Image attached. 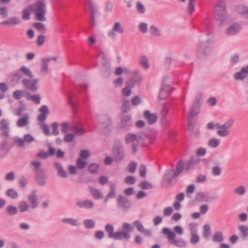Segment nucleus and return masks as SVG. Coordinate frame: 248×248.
<instances>
[{"label": "nucleus", "instance_id": "1", "mask_svg": "<svg viewBox=\"0 0 248 248\" xmlns=\"http://www.w3.org/2000/svg\"><path fill=\"white\" fill-rule=\"evenodd\" d=\"M212 50V44L209 35L205 34L201 36L199 43L197 45L196 54L201 59L207 57Z\"/></svg>", "mask_w": 248, "mask_h": 248}, {"label": "nucleus", "instance_id": "2", "mask_svg": "<svg viewBox=\"0 0 248 248\" xmlns=\"http://www.w3.org/2000/svg\"><path fill=\"white\" fill-rule=\"evenodd\" d=\"M124 139L125 144L130 145L133 154H136L139 148L144 145V140L139 133H128Z\"/></svg>", "mask_w": 248, "mask_h": 248}, {"label": "nucleus", "instance_id": "3", "mask_svg": "<svg viewBox=\"0 0 248 248\" xmlns=\"http://www.w3.org/2000/svg\"><path fill=\"white\" fill-rule=\"evenodd\" d=\"M214 17L220 24H222L228 18L227 5L225 0H218L214 6Z\"/></svg>", "mask_w": 248, "mask_h": 248}, {"label": "nucleus", "instance_id": "4", "mask_svg": "<svg viewBox=\"0 0 248 248\" xmlns=\"http://www.w3.org/2000/svg\"><path fill=\"white\" fill-rule=\"evenodd\" d=\"M28 8L33 12L36 15V19L39 21L46 20L45 15L46 14V4L43 1H37L29 5Z\"/></svg>", "mask_w": 248, "mask_h": 248}, {"label": "nucleus", "instance_id": "5", "mask_svg": "<svg viewBox=\"0 0 248 248\" xmlns=\"http://www.w3.org/2000/svg\"><path fill=\"white\" fill-rule=\"evenodd\" d=\"M201 100L198 97H196L191 107V108L189 112L188 117V129L190 131H193L195 122L193 120V117L198 115L199 112L201 107Z\"/></svg>", "mask_w": 248, "mask_h": 248}, {"label": "nucleus", "instance_id": "6", "mask_svg": "<svg viewBox=\"0 0 248 248\" xmlns=\"http://www.w3.org/2000/svg\"><path fill=\"white\" fill-rule=\"evenodd\" d=\"M162 233L167 235L169 242L178 248L184 247L186 246V242L181 238H175L176 234L168 228H164L162 230Z\"/></svg>", "mask_w": 248, "mask_h": 248}, {"label": "nucleus", "instance_id": "7", "mask_svg": "<svg viewBox=\"0 0 248 248\" xmlns=\"http://www.w3.org/2000/svg\"><path fill=\"white\" fill-rule=\"evenodd\" d=\"M184 170V162L180 160L177 164L175 170H167L164 176V179L168 183L171 184L173 178L178 176Z\"/></svg>", "mask_w": 248, "mask_h": 248}, {"label": "nucleus", "instance_id": "8", "mask_svg": "<svg viewBox=\"0 0 248 248\" xmlns=\"http://www.w3.org/2000/svg\"><path fill=\"white\" fill-rule=\"evenodd\" d=\"M234 124V120L233 118L229 119L223 124H216V127L219 130L217 131V134L221 137L228 136L231 133L230 129L232 127Z\"/></svg>", "mask_w": 248, "mask_h": 248}, {"label": "nucleus", "instance_id": "9", "mask_svg": "<svg viewBox=\"0 0 248 248\" xmlns=\"http://www.w3.org/2000/svg\"><path fill=\"white\" fill-rule=\"evenodd\" d=\"M40 114L38 117V120L42 124L41 128L43 130L44 134L48 136L50 135V131L48 125L44 123L47 118V115L49 111L48 107L46 105H43L40 108Z\"/></svg>", "mask_w": 248, "mask_h": 248}, {"label": "nucleus", "instance_id": "10", "mask_svg": "<svg viewBox=\"0 0 248 248\" xmlns=\"http://www.w3.org/2000/svg\"><path fill=\"white\" fill-rule=\"evenodd\" d=\"M112 155L114 160L118 162H121L124 158L125 154L122 142L116 140L114 141L112 148Z\"/></svg>", "mask_w": 248, "mask_h": 248}, {"label": "nucleus", "instance_id": "11", "mask_svg": "<svg viewBox=\"0 0 248 248\" xmlns=\"http://www.w3.org/2000/svg\"><path fill=\"white\" fill-rule=\"evenodd\" d=\"M170 78L168 77H165L162 83V87L158 95L159 99H164L167 98L170 94L171 87L169 84Z\"/></svg>", "mask_w": 248, "mask_h": 248}, {"label": "nucleus", "instance_id": "12", "mask_svg": "<svg viewBox=\"0 0 248 248\" xmlns=\"http://www.w3.org/2000/svg\"><path fill=\"white\" fill-rule=\"evenodd\" d=\"M34 140V137L29 134H25L23 138L15 137L13 138V143L12 144L11 147H13L15 144L18 147H23L26 143H30Z\"/></svg>", "mask_w": 248, "mask_h": 248}, {"label": "nucleus", "instance_id": "13", "mask_svg": "<svg viewBox=\"0 0 248 248\" xmlns=\"http://www.w3.org/2000/svg\"><path fill=\"white\" fill-rule=\"evenodd\" d=\"M99 123L101 124L103 131L104 134H107L105 131H108L110 130V126L111 124V121L109 116L106 114H101L98 116Z\"/></svg>", "mask_w": 248, "mask_h": 248}, {"label": "nucleus", "instance_id": "14", "mask_svg": "<svg viewBox=\"0 0 248 248\" xmlns=\"http://www.w3.org/2000/svg\"><path fill=\"white\" fill-rule=\"evenodd\" d=\"M217 199V196L206 192L197 193L195 197L196 200L201 202H211Z\"/></svg>", "mask_w": 248, "mask_h": 248}, {"label": "nucleus", "instance_id": "15", "mask_svg": "<svg viewBox=\"0 0 248 248\" xmlns=\"http://www.w3.org/2000/svg\"><path fill=\"white\" fill-rule=\"evenodd\" d=\"M117 204L119 208L124 211H127L131 207V201L123 195H119L117 199Z\"/></svg>", "mask_w": 248, "mask_h": 248}, {"label": "nucleus", "instance_id": "16", "mask_svg": "<svg viewBox=\"0 0 248 248\" xmlns=\"http://www.w3.org/2000/svg\"><path fill=\"white\" fill-rule=\"evenodd\" d=\"M124 29L119 22H116L114 23L112 30L108 32V37L111 40H114L116 37V32L122 34L124 32Z\"/></svg>", "mask_w": 248, "mask_h": 248}, {"label": "nucleus", "instance_id": "17", "mask_svg": "<svg viewBox=\"0 0 248 248\" xmlns=\"http://www.w3.org/2000/svg\"><path fill=\"white\" fill-rule=\"evenodd\" d=\"M133 121L131 117L129 115H123L121 117L120 127L124 130H128L132 126Z\"/></svg>", "mask_w": 248, "mask_h": 248}, {"label": "nucleus", "instance_id": "18", "mask_svg": "<svg viewBox=\"0 0 248 248\" xmlns=\"http://www.w3.org/2000/svg\"><path fill=\"white\" fill-rule=\"evenodd\" d=\"M0 129L2 131L1 136L8 139L9 137V121L8 120L2 119L0 122Z\"/></svg>", "mask_w": 248, "mask_h": 248}, {"label": "nucleus", "instance_id": "19", "mask_svg": "<svg viewBox=\"0 0 248 248\" xmlns=\"http://www.w3.org/2000/svg\"><path fill=\"white\" fill-rule=\"evenodd\" d=\"M99 55H101V63L102 66L106 68V71L104 73L105 74V76L108 77L111 73V69L110 68V65L108 63L107 56L106 54L101 51L99 53Z\"/></svg>", "mask_w": 248, "mask_h": 248}, {"label": "nucleus", "instance_id": "20", "mask_svg": "<svg viewBox=\"0 0 248 248\" xmlns=\"http://www.w3.org/2000/svg\"><path fill=\"white\" fill-rule=\"evenodd\" d=\"M248 75V64L243 67L240 71L234 73L233 77L235 80H243Z\"/></svg>", "mask_w": 248, "mask_h": 248}, {"label": "nucleus", "instance_id": "21", "mask_svg": "<svg viewBox=\"0 0 248 248\" xmlns=\"http://www.w3.org/2000/svg\"><path fill=\"white\" fill-rule=\"evenodd\" d=\"M240 30V26L238 23H233L226 29V34L229 36H233L237 34Z\"/></svg>", "mask_w": 248, "mask_h": 248}, {"label": "nucleus", "instance_id": "22", "mask_svg": "<svg viewBox=\"0 0 248 248\" xmlns=\"http://www.w3.org/2000/svg\"><path fill=\"white\" fill-rule=\"evenodd\" d=\"M55 169L57 171V175L61 178H66L69 176L68 173L63 169L62 164L60 163H55Z\"/></svg>", "mask_w": 248, "mask_h": 248}, {"label": "nucleus", "instance_id": "23", "mask_svg": "<svg viewBox=\"0 0 248 248\" xmlns=\"http://www.w3.org/2000/svg\"><path fill=\"white\" fill-rule=\"evenodd\" d=\"M28 201L30 203L31 208L34 209L38 207L39 202H38V197L35 194V191H33L32 193L28 196Z\"/></svg>", "mask_w": 248, "mask_h": 248}, {"label": "nucleus", "instance_id": "24", "mask_svg": "<svg viewBox=\"0 0 248 248\" xmlns=\"http://www.w3.org/2000/svg\"><path fill=\"white\" fill-rule=\"evenodd\" d=\"M47 178V175L45 170L36 174V182L40 186H44L46 184Z\"/></svg>", "mask_w": 248, "mask_h": 248}, {"label": "nucleus", "instance_id": "25", "mask_svg": "<svg viewBox=\"0 0 248 248\" xmlns=\"http://www.w3.org/2000/svg\"><path fill=\"white\" fill-rule=\"evenodd\" d=\"M87 3L89 5L90 9V18L92 21L93 25L95 24V15L96 12L95 6L92 0H86Z\"/></svg>", "mask_w": 248, "mask_h": 248}, {"label": "nucleus", "instance_id": "26", "mask_svg": "<svg viewBox=\"0 0 248 248\" xmlns=\"http://www.w3.org/2000/svg\"><path fill=\"white\" fill-rule=\"evenodd\" d=\"M131 235L129 233L123 231L114 232L112 239L117 240L124 239H125L127 241H128Z\"/></svg>", "mask_w": 248, "mask_h": 248}, {"label": "nucleus", "instance_id": "27", "mask_svg": "<svg viewBox=\"0 0 248 248\" xmlns=\"http://www.w3.org/2000/svg\"><path fill=\"white\" fill-rule=\"evenodd\" d=\"M76 205L79 208L90 209L94 206V203L93 201L88 200H86L84 201L80 200L76 202Z\"/></svg>", "mask_w": 248, "mask_h": 248}, {"label": "nucleus", "instance_id": "28", "mask_svg": "<svg viewBox=\"0 0 248 248\" xmlns=\"http://www.w3.org/2000/svg\"><path fill=\"white\" fill-rule=\"evenodd\" d=\"M144 117L148 121V123L150 124H155L157 119V116L155 113L151 114L149 110H146L144 113Z\"/></svg>", "mask_w": 248, "mask_h": 248}, {"label": "nucleus", "instance_id": "29", "mask_svg": "<svg viewBox=\"0 0 248 248\" xmlns=\"http://www.w3.org/2000/svg\"><path fill=\"white\" fill-rule=\"evenodd\" d=\"M29 123V115L28 113H24L23 116L18 120L16 125L19 127H22L28 125Z\"/></svg>", "mask_w": 248, "mask_h": 248}, {"label": "nucleus", "instance_id": "30", "mask_svg": "<svg viewBox=\"0 0 248 248\" xmlns=\"http://www.w3.org/2000/svg\"><path fill=\"white\" fill-rule=\"evenodd\" d=\"M168 113V109L165 106H164L161 111V121L162 124L166 127L169 124V122L166 119Z\"/></svg>", "mask_w": 248, "mask_h": 248}, {"label": "nucleus", "instance_id": "31", "mask_svg": "<svg viewBox=\"0 0 248 248\" xmlns=\"http://www.w3.org/2000/svg\"><path fill=\"white\" fill-rule=\"evenodd\" d=\"M89 188L92 196L95 199L99 200L103 198V194L99 190L93 188L92 186H89Z\"/></svg>", "mask_w": 248, "mask_h": 248}, {"label": "nucleus", "instance_id": "32", "mask_svg": "<svg viewBox=\"0 0 248 248\" xmlns=\"http://www.w3.org/2000/svg\"><path fill=\"white\" fill-rule=\"evenodd\" d=\"M238 229L240 231L242 237V240H245L248 238V227L244 225H240L238 226Z\"/></svg>", "mask_w": 248, "mask_h": 248}, {"label": "nucleus", "instance_id": "33", "mask_svg": "<svg viewBox=\"0 0 248 248\" xmlns=\"http://www.w3.org/2000/svg\"><path fill=\"white\" fill-rule=\"evenodd\" d=\"M49 62V60H47L46 58H43L41 60V70L44 75L47 74L49 72L48 67Z\"/></svg>", "mask_w": 248, "mask_h": 248}, {"label": "nucleus", "instance_id": "34", "mask_svg": "<svg viewBox=\"0 0 248 248\" xmlns=\"http://www.w3.org/2000/svg\"><path fill=\"white\" fill-rule=\"evenodd\" d=\"M22 83L25 87L31 91L36 92L37 89V86L32 85V82L30 79H23Z\"/></svg>", "mask_w": 248, "mask_h": 248}, {"label": "nucleus", "instance_id": "35", "mask_svg": "<svg viewBox=\"0 0 248 248\" xmlns=\"http://www.w3.org/2000/svg\"><path fill=\"white\" fill-rule=\"evenodd\" d=\"M31 206L27 203V201L25 200L21 201L18 206V209L19 210L20 213H23L25 212H29Z\"/></svg>", "mask_w": 248, "mask_h": 248}, {"label": "nucleus", "instance_id": "36", "mask_svg": "<svg viewBox=\"0 0 248 248\" xmlns=\"http://www.w3.org/2000/svg\"><path fill=\"white\" fill-rule=\"evenodd\" d=\"M20 23V20L19 18L17 17H10L8 20L2 22L0 24L4 25H15L18 24Z\"/></svg>", "mask_w": 248, "mask_h": 248}, {"label": "nucleus", "instance_id": "37", "mask_svg": "<svg viewBox=\"0 0 248 248\" xmlns=\"http://www.w3.org/2000/svg\"><path fill=\"white\" fill-rule=\"evenodd\" d=\"M62 222L64 224H68L74 226H79L80 222L77 220L72 218H63L62 219Z\"/></svg>", "mask_w": 248, "mask_h": 248}, {"label": "nucleus", "instance_id": "38", "mask_svg": "<svg viewBox=\"0 0 248 248\" xmlns=\"http://www.w3.org/2000/svg\"><path fill=\"white\" fill-rule=\"evenodd\" d=\"M191 237L190 239V243L192 245H195L199 242L200 238L197 234V231L196 229H191Z\"/></svg>", "mask_w": 248, "mask_h": 248}, {"label": "nucleus", "instance_id": "39", "mask_svg": "<svg viewBox=\"0 0 248 248\" xmlns=\"http://www.w3.org/2000/svg\"><path fill=\"white\" fill-rule=\"evenodd\" d=\"M116 185L115 184L112 182H109V188L110 190L108 193V198H114L116 195Z\"/></svg>", "mask_w": 248, "mask_h": 248}, {"label": "nucleus", "instance_id": "40", "mask_svg": "<svg viewBox=\"0 0 248 248\" xmlns=\"http://www.w3.org/2000/svg\"><path fill=\"white\" fill-rule=\"evenodd\" d=\"M41 164V162L40 161H32L31 162V165L34 167L33 170L36 174L44 170L43 169L40 168Z\"/></svg>", "mask_w": 248, "mask_h": 248}, {"label": "nucleus", "instance_id": "41", "mask_svg": "<svg viewBox=\"0 0 248 248\" xmlns=\"http://www.w3.org/2000/svg\"><path fill=\"white\" fill-rule=\"evenodd\" d=\"M5 194L6 196L12 199H16L18 198V193L12 188L8 189Z\"/></svg>", "mask_w": 248, "mask_h": 248}, {"label": "nucleus", "instance_id": "42", "mask_svg": "<svg viewBox=\"0 0 248 248\" xmlns=\"http://www.w3.org/2000/svg\"><path fill=\"white\" fill-rule=\"evenodd\" d=\"M105 230L108 233V237L110 238H113L114 234L113 226L110 224H107L105 225Z\"/></svg>", "mask_w": 248, "mask_h": 248}, {"label": "nucleus", "instance_id": "43", "mask_svg": "<svg viewBox=\"0 0 248 248\" xmlns=\"http://www.w3.org/2000/svg\"><path fill=\"white\" fill-rule=\"evenodd\" d=\"M212 240L214 242H222L224 240L222 233L221 232L217 231L213 235Z\"/></svg>", "mask_w": 248, "mask_h": 248}, {"label": "nucleus", "instance_id": "44", "mask_svg": "<svg viewBox=\"0 0 248 248\" xmlns=\"http://www.w3.org/2000/svg\"><path fill=\"white\" fill-rule=\"evenodd\" d=\"M237 12L242 16H248V7L244 5H241L236 7Z\"/></svg>", "mask_w": 248, "mask_h": 248}, {"label": "nucleus", "instance_id": "45", "mask_svg": "<svg viewBox=\"0 0 248 248\" xmlns=\"http://www.w3.org/2000/svg\"><path fill=\"white\" fill-rule=\"evenodd\" d=\"M139 63L140 65L144 69H147L150 67L148 59L145 56H142L140 57L139 61Z\"/></svg>", "mask_w": 248, "mask_h": 248}, {"label": "nucleus", "instance_id": "46", "mask_svg": "<svg viewBox=\"0 0 248 248\" xmlns=\"http://www.w3.org/2000/svg\"><path fill=\"white\" fill-rule=\"evenodd\" d=\"M99 166L96 163H92L88 166V169L89 172L93 174H97L98 172Z\"/></svg>", "mask_w": 248, "mask_h": 248}, {"label": "nucleus", "instance_id": "47", "mask_svg": "<svg viewBox=\"0 0 248 248\" xmlns=\"http://www.w3.org/2000/svg\"><path fill=\"white\" fill-rule=\"evenodd\" d=\"M21 71L25 76L31 78L33 77V74L31 71L25 66L23 65L20 68Z\"/></svg>", "mask_w": 248, "mask_h": 248}, {"label": "nucleus", "instance_id": "48", "mask_svg": "<svg viewBox=\"0 0 248 248\" xmlns=\"http://www.w3.org/2000/svg\"><path fill=\"white\" fill-rule=\"evenodd\" d=\"M6 212L10 216L16 215L18 212V208L13 205H10L7 207Z\"/></svg>", "mask_w": 248, "mask_h": 248}, {"label": "nucleus", "instance_id": "49", "mask_svg": "<svg viewBox=\"0 0 248 248\" xmlns=\"http://www.w3.org/2000/svg\"><path fill=\"white\" fill-rule=\"evenodd\" d=\"M220 140L217 138H212L208 141V145L212 148H216L219 146Z\"/></svg>", "mask_w": 248, "mask_h": 248}, {"label": "nucleus", "instance_id": "50", "mask_svg": "<svg viewBox=\"0 0 248 248\" xmlns=\"http://www.w3.org/2000/svg\"><path fill=\"white\" fill-rule=\"evenodd\" d=\"M149 31L151 34L155 36H159L161 35V33L158 28L155 25H152L150 27Z\"/></svg>", "mask_w": 248, "mask_h": 248}, {"label": "nucleus", "instance_id": "51", "mask_svg": "<svg viewBox=\"0 0 248 248\" xmlns=\"http://www.w3.org/2000/svg\"><path fill=\"white\" fill-rule=\"evenodd\" d=\"M25 92L23 91L18 90L13 93V97L15 99L19 100L24 95Z\"/></svg>", "mask_w": 248, "mask_h": 248}, {"label": "nucleus", "instance_id": "52", "mask_svg": "<svg viewBox=\"0 0 248 248\" xmlns=\"http://www.w3.org/2000/svg\"><path fill=\"white\" fill-rule=\"evenodd\" d=\"M203 235L204 237L208 238L209 237L211 234V228L209 225L205 224L203 226Z\"/></svg>", "mask_w": 248, "mask_h": 248}, {"label": "nucleus", "instance_id": "53", "mask_svg": "<svg viewBox=\"0 0 248 248\" xmlns=\"http://www.w3.org/2000/svg\"><path fill=\"white\" fill-rule=\"evenodd\" d=\"M83 224L86 229H92L95 226V222L92 219H86L83 221Z\"/></svg>", "mask_w": 248, "mask_h": 248}, {"label": "nucleus", "instance_id": "54", "mask_svg": "<svg viewBox=\"0 0 248 248\" xmlns=\"http://www.w3.org/2000/svg\"><path fill=\"white\" fill-rule=\"evenodd\" d=\"M122 228L124 232H126L128 233L133 232L134 229V227L133 225L126 222L123 224Z\"/></svg>", "mask_w": 248, "mask_h": 248}, {"label": "nucleus", "instance_id": "55", "mask_svg": "<svg viewBox=\"0 0 248 248\" xmlns=\"http://www.w3.org/2000/svg\"><path fill=\"white\" fill-rule=\"evenodd\" d=\"M34 27L40 32L44 33L46 32V28L45 25L41 22H37L34 23Z\"/></svg>", "mask_w": 248, "mask_h": 248}, {"label": "nucleus", "instance_id": "56", "mask_svg": "<svg viewBox=\"0 0 248 248\" xmlns=\"http://www.w3.org/2000/svg\"><path fill=\"white\" fill-rule=\"evenodd\" d=\"M26 109L25 105L19 107L18 108H15L13 110V113L14 115L16 116L22 115V113Z\"/></svg>", "mask_w": 248, "mask_h": 248}, {"label": "nucleus", "instance_id": "57", "mask_svg": "<svg viewBox=\"0 0 248 248\" xmlns=\"http://www.w3.org/2000/svg\"><path fill=\"white\" fill-rule=\"evenodd\" d=\"M246 191V188L244 186H241L234 190V192L237 194L239 195H243L245 194Z\"/></svg>", "mask_w": 248, "mask_h": 248}, {"label": "nucleus", "instance_id": "58", "mask_svg": "<svg viewBox=\"0 0 248 248\" xmlns=\"http://www.w3.org/2000/svg\"><path fill=\"white\" fill-rule=\"evenodd\" d=\"M140 186L143 189H150L153 188L152 184L146 181L142 182L140 184Z\"/></svg>", "mask_w": 248, "mask_h": 248}, {"label": "nucleus", "instance_id": "59", "mask_svg": "<svg viewBox=\"0 0 248 248\" xmlns=\"http://www.w3.org/2000/svg\"><path fill=\"white\" fill-rule=\"evenodd\" d=\"M77 165L78 169H83L87 166V162L83 160L81 158H78L77 161Z\"/></svg>", "mask_w": 248, "mask_h": 248}, {"label": "nucleus", "instance_id": "60", "mask_svg": "<svg viewBox=\"0 0 248 248\" xmlns=\"http://www.w3.org/2000/svg\"><path fill=\"white\" fill-rule=\"evenodd\" d=\"M74 139V135L72 133H66L63 138V141L69 143L73 141Z\"/></svg>", "mask_w": 248, "mask_h": 248}, {"label": "nucleus", "instance_id": "61", "mask_svg": "<svg viewBox=\"0 0 248 248\" xmlns=\"http://www.w3.org/2000/svg\"><path fill=\"white\" fill-rule=\"evenodd\" d=\"M195 0H188V13L189 15H191L195 9L194 2Z\"/></svg>", "mask_w": 248, "mask_h": 248}, {"label": "nucleus", "instance_id": "62", "mask_svg": "<svg viewBox=\"0 0 248 248\" xmlns=\"http://www.w3.org/2000/svg\"><path fill=\"white\" fill-rule=\"evenodd\" d=\"M27 99H31L36 104H39L40 103L41 97L39 94H36L32 95L31 97H28Z\"/></svg>", "mask_w": 248, "mask_h": 248}, {"label": "nucleus", "instance_id": "63", "mask_svg": "<svg viewBox=\"0 0 248 248\" xmlns=\"http://www.w3.org/2000/svg\"><path fill=\"white\" fill-rule=\"evenodd\" d=\"M140 175L141 177L145 178L146 173V167L145 165L141 164L139 168Z\"/></svg>", "mask_w": 248, "mask_h": 248}, {"label": "nucleus", "instance_id": "64", "mask_svg": "<svg viewBox=\"0 0 248 248\" xmlns=\"http://www.w3.org/2000/svg\"><path fill=\"white\" fill-rule=\"evenodd\" d=\"M72 130L75 132L76 134L80 136L83 135L85 133V131L83 128L78 127L77 126H73Z\"/></svg>", "mask_w": 248, "mask_h": 248}]
</instances>
